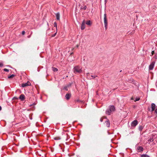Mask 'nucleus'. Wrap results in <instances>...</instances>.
Masks as SVG:
<instances>
[{
  "label": "nucleus",
  "mask_w": 157,
  "mask_h": 157,
  "mask_svg": "<svg viewBox=\"0 0 157 157\" xmlns=\"http://www.w3.org/2000/svg\"><path fill=\"white\" fill-rule=\"evenodd\" d=\"M54 27H56V29H57V24L56 22L54 23Z\"/></svg>",
  "instance_id": "24"
},
{
  "label": "nucleus",
  "mask_w": 157,
  "mask_h": 157,
  "mask_svg": "<svg viewBox=\"0 0 157 157\" xmlns=\"http://www.w3.org/2000/svg\"><path fill=\"white\" fill-rule=\"evenodd\" d=\"M61 138L59 137H56L54 138V139L56 140H60Z\"/></svg>",
  "instance_id": "20"
},
{
  "label": "nucleus",
  "mask_w": 157,
  "mask_h": 157,
  "mask_svg": "<svg viewBox=\"0 0 157 157\" xmlns=\"http://www.w3.org/2000/svg\"><path fill=\"white\" fill-rule=\"evenodd\" d=\"M36 104V103H35V102H34L33 103V104H31L30 105H29V106H32L33 105H35Z\"/></svg>",
  "instance_id": "26"
},
{
  "label": "nucleus",
  "mask_w": 157,
  "mask_h": 157,
  "mask_svg": "<svg viewBox=\"0 0 157 157\" xmlns=\"http://www.w3.org/2000/svg\"><path fill=\"white\" fill-rule=\"evenodd\" d=\"M72 84V83H69L67 86L68 87L69 86H70Z\"/></svg>",
  "instance_id": "27"
},
{
  "label": "nucleus",
  "mask_w": 157,
  "mask_h": 157,
  "mask_svg": "<svg viewBox=\"0 0 157 157\" xmlns=\"http://www.w3.org/2000/svg\"><path fill=\"white\" fill-rule=\"evenodd\" d=\"M154 54V51H152L151 52V56H152Z\"/></svg>",
  "instance_id": "32"
},
{
  "label": "nucleus",
  "mask_w": 157,
  "mask_h": 157,
  "mask_svg": "<svg viewBox=\"0 0 157 157\" xmlns=\"http://www.w3.org/2000/svg\"><path fill=\"white\" fill-rule=\"evenodd\" d=\"M86 24H87V25H91V21L90 20L87 21L86 22Z\"/></svg>",
  "instance_id": "14"
},
{
  "label": "nucleus",
  "mask_w": 157,
  "mask_h": 157,
  "mask_svg": "<svg viewBox=\"0 0 157 157\" xmlns=\"http://www.w3.org/2000/svg\"><path fill=\"white\" fill-rule=\"evenodd\" d=\"M121 71H121H121H120V72H121Z\"/></svg>",
  "instance_id": "44"
},
{
  "label": "nucleus",
  "mask_w": 157,
  "mask_h": 157,
  "mask_svg": "<svg viewBox=\"0 0 157 157\" xmlns=\"http://www.w3.org/2000/svg\"><path fill=\"white\" fill-rule=\"evenodd\" d=\"M155 64V62L154 61H152L150 64L149 65V69L150 70H151L153 69L154 65Z\"/></svg>",
  "instance_id": "5"
},
{
  "label": "nucleus",
  "mask_w": 157,
  "mask_h": 157,
  "mask_svg": "<svg viewBox=\"0 0 157 157\" xmlns=\"http://www.w3.org/2000/svg\"><path fill=\"white\" fill-rule=\"evenodd\" d=\"M56 19L58 20H60V14L59 13H57L56 14Z\"/></svg>",
  "instance_id": "12"
},
{
  "label": "nucleus",
  "mask_w": 157,
  "mask_h": 157,
  "mask_svg": "<svg viewBox=\"0 0 157 157\" xmlns=\"http://www.w3.org/2000/svg\"><path fill=\"white\" fill-rule=\"evenodd\" d=\"M25 31H22V34L23 35H24V34H25Z\"/></svg>",
  "instance_id": "33"
},
{
  "label": "nucleus",
  "mask_w": 157,
  "mask_h": 157,
  "mask_svg": "<svg viewBox=\"0 0 157 157\" xmlns=\"http://www.w3.org/2000/svg\"><path fill=\"white\" fill-rule=\"evenodd\" d=\"M131 99L132 100H134V98H133V97H132L131 98Z\"/></svg>",
  "instance_id": "38"
},
{
  "label": "nucleus",
  "mask_w": 157,
  "mask_h": 157,
  "mask_svg": "<svg viewBox=\"0 0 157 157\" xmlns=\"http://www.w3.org/2000/svg\"><path fill=\"white\" fill-rule=\"evenodd\" d=\"M107 2V0H105V3H106Z\"/></svg>",
  "instance_id": "37"
},
{
  "label": "nucleus",
  "mask_w": 157,
  "mask_h": 157,
  "mask_svg": "<svg viewBox=\"0 0 157 157\" xmlns=\"http://www.w3.org/2000/svg\"><path fill=\"white\" fill-rule=\"evenodd\" d=\"M52 69L53 71L54 72H56L58 70V69L56 68L55 67H52Z\"/></svg>",
  "instance_id": "15"
},
{
  "label": "nucleus",
  "mask_w": 157,
  "mask_h": 157,
  "mask_svg": "<svg viewBox=\"0 0 157 157\" xmlns=\"http://www.w3.org/2000/svg\"><path fill=\"white\" fill-rule=\"evenodd\" d=\"M140 100V98L139 97H136L135 100L134 101H138Z\"/></svg>",
  "instance_id": "21"
},
{
  "label": "nucleus",
  "mask_w": 157,
  "mask_h": 157,
  "mask_svg": "<svg viewBox=\"0 0 157 157\" xmlns=\"http://www.w3.org/2000/svg\"><path fill=\"white\" fill-rule=\"evenodd\" d=\"M138 124V122L137 120H134L131 123V128H132V127H136L137 125Z\"/></svg>",
  "instance_id": "4"
},
{
  "label": "nucleus",
  "mask_w": 157,
  "mask_h": 157,
  "mask_svg": "<svg viewBox=\"0 0 157 157\" xmlns=\"http://www.w3.org/2000/svg\"><path fill=\"white\" fill-rule=\"evenodd\" d=\"M30 36H28V38H30Z\"/></svg>",
  "instance_id": "40"
},
{
  "label": "nucleus",
  "mask_w": 157,
  "mask_h": 157,
  "mask_svg": "<svg viewBox=\"0 0 157 157\" xmlns=\"http://www.w3.org/2000/svg\"><path fill=\"white\" fill-rule=\"evenodd\" d=\"M67 88V86H66L63 88V89L65 90L66 91H67L68 90Z\"/></svg>",
  "instance_id": "23"
},
{
  "label": "nucleus",
  "mask_w": 157,
  "mask_h": 157,
  "mask_svg": "<svg viewBox=\"0 0 157 157\" xmlns=\"http://www.w3.org/2000/svg\"><path fill=\"white\" fill-rule=\"evenodd\" d=\"M30 85H31L29 81H28V82L26 83L22 84L21 86L23 87H24L27 86H30Z\"/></svg>",
  "instance_id": "6"
},
{
  "label": "nucleus",
  "mask_w": 157,
  "mask_h": 157,
  "mask_svg": "<svg viewBox=\"0 0 157 157\" xmlns=\"http://www.w3.org/2000/svg\"><path fill=\"white\" fill-rule=\"evenodd\" d=\"M77 47H78V45H77Z\"/></svg>",
  "instance_id": "43"
},
{
  "label": "nucleus",
  "mask_w": 157,
  "mask_h": 157,
  "mask_svg": "<svg viewBox=\"0 0 157 157\" xmlns=\"http://www.w3.org/2000/svg\"><path fill=\"white\" fill-rule=\"evenodd\" d=\"M154 140V139H153V137H152V138H150V139H149V140H148V141L149 142H152V141H153Z\"/></svg>",
  "instance_id": "17"
},
{
  "label": "nucleus",
  "mask_w": 157,
  "mask_h": 157,
  "mask_svg": "<svg viewBox=\"0 0 157 157\" xmlns=\"http://www.w3.org/2000/svg\"><path fill=\"white\" fill-rule=\"evenodd\" d=\"M14 76H15V75H14L12 74L10 76H8V78H13L14 77Z\"/></svg>",
  "instance_id": "19"
},
{
  "label": "nucleus",
  "mask_w": 157,
  "mask_h": 157,
  "mask_svg": "<svg viewBox=\"0 0 157 157\" xmlns=\"http://www.w3.org/2000/svg\"><path fill=\"white\" fill-rule=\"evenodd\" d=\"M143 148L141 146H139L137 147V150L139 151V152L142 151L143 150Z\"/></svg>",
  "instance_id": "13"
},
{
  "label": "nucleus",
  "mask_w": 157,
  "mask_h": 157,
  "mask_svg": "<svg viewBox=\"0 0 157 157\" xmlns=\"http://www.w3.org/2000/svg\"><path fill=\"white\" fill-rule=\"evenodd\" d=\"M155 105L154 103H152L151 104V111H154L155 109Z\"/></svg>",
  "instance_id": "10"
},
{
  "label": "nucleus",
  "mask_w": 157,
  "mask_h": 157,
  "mask_svg": "<svg viewBox=\"0 0 157 157\" xmlns=\"http://www.w3.org/2000/svg\"><path fill=\"white\" fill-rule=\"evenodd\" d=\"M13 100H17L18 99V98L16 97H14L13 98Z\"/></svg>",
  "instance_id": "29"
},
{
  "label": "nucleus",
  "mask_w": 157,
  "mask_h": 157,
  "mask_svg": "<svg viewBox=\"0 0 157 157\" xmlns=\"http://www.w3.org/2000/svg\"><path fill=\"white\" fill-rule=\"evenodd\" d=\"M3 70L5 71H6V72H7L9 71V70H8L7 69H6V68H4L3 69Z\"/></svg>",
  "instance_id": "25"
},
{
  "label": "nucleus",
  "mask_w": 157,
  "mask_h": 157,
  "mask_svg": "<svg viewBox=\"0 0 157 157\" xmlns=\"http://www.w3.org/2000/svg\"><path fill=\"white\" fill-rule=\"evenodd\" d=\"M91 76L94 78H95V77H97L98 76L97 75H91Z\"/></svg>",
  "instance_id": "30"
},
{
  "label": "nucleus",
  "mask_w": 157,
  "mask_h": 157,
  "mask_svg": "<svg viewBox=\"0 0 157 157\" xmlns=\"http://www.w3.org/2000/svg\"><path fill=\"white\" fill-rule=\"evenodd\" d=\"M155 112L157 113V108L155 110Z\"/></svg>",
  "instance_id": "35"
},
{
  "label": "nucleus",
  "mask_w": 157,
  "mask_h": 157,
  "mask_svg": "<svg viewBox=\"0 0 157 157\" xmlns=\"http://www.w3.org/2000/svg\"><path fill=\"white\" fill-rule=\"evenodd\" d=\"M105 125L108 127H109L110 126V122L109 121H106L105 122Z\"/></svg>",
  "instance_id": "11"
},
{
  "label": "nucleus",
  "mask_w": 157,
  "mask_h": 157,
  "mask_svg": "<svg viewBox=\"0 0 157 157\" xmlns=\"http://www.w3.org/2000/svg\"><path fill=\"white\" fill-rule=\"evenodd\" d=\"M71 96V94L67 93V94L65 95V98L67 100L69 99Z\"/></svg>",
  "instance_id": "9"
},
{
  "label": "nucleus",
  "mask_w": 157,
  "mask_h": 157,
  "mask_svg": "<svg viewBox=\"0 0 157 157\" xmlns=\"http://www.w3.org/2000/svg\"><path fill=\"white\" fill-rule=\"evenodd\" d=\"M3 66V64L2 63H0V67H2Z\"/></svg>",
  "instance_id": "31"
},
{
  "label": "nucleus",
  "mask_w": 157,
  "mask_h": 157,
  "mask_svg": "<svg viewBox=\"0 0 157 157\" xmlns=\"http://www.w3.org/2000/svg\"><path fill=\"white\" fill-rule=\"evenodd\" d=\"M154 57L155 59H157V56H154Z\"/></svg>",
  "instance_id": "36"
},
{
  "label": "nucleus",
  "mask_w": 157,
  "mask_h": 157,
  "mask_svg": "<svg viewBox=\"0 0 157 157\" xmlns=\"http://www.w3.org/2000/svg\"><path fill=\"white\" fill-rule=\"evenodd\" d=\"M143 128L142 126H140L139 127V129L140 131H141Z\"/></svg>",
  "instance_id": "22"
},
{
  "label": "nucleus",
  "mask_w": 157,
  "mask_h": 157,
  "mask_svg": "<svg viewBox=\"0 0 157 157\" xmlns=\"http://www.w3.org/2000/svg\"><path fill=\"white\" fill-rule=\"evenodd\" d=\"M56 33H56H56H55L54 34H53L51 36H52V37L55 36L56 35Z\"/></svg>",
  "instance_id": "28"
},
{
  "label": "nucleus",
  "mask_w": 157,
  "mask_h": 157,
  "mask_svg": "<svg viewBox=\"0 0 157 157\" xmlns=\"http://www.w3.org/2000/svg\"><path fill=\"white\" fill-rule=\"evenodd\" d=\"M73 72L75 74L81 73L82 72V67L80 66H75L73 69Z\"/></svg>",
  "instance_id": "1"
},
{
  "label": "nucleus",
  "mask_w": 157,
  "mask_h": 157,
  "mask_svg": "<svg viewBox=\"0 0 157 157\" xmlns=\"http://www.w3.org/2000/svg\"><path fill=\"white\" fill-rule=\"evenodd\" d=\"M115 110V107L113 105H110L109 109H107L105 111V113L108 115H110L111 113Z\"/></svg>",
  "instance_id": "2"
},
{
  "label": "nucleus",
  "mask_w": 157,
  "mask_h": 157,
  "mask_svg": "<svg viewBox=\"0 0 157 157\" xmlns=\"http://www.w3.org/2000/svg\"><path fill=\"white\" fill-rule=\"evenodd\" d=\"M141 157H149V156L146 154H143L141 155Z\"/></svg>",
  "instance_id": "16"
},
{
  "label": "nucleus",
  "mask_w": 157,
  "mask_h": 157,
  "mask_svg": "<svg viewBox=\"0 0 157 157\" xmlns=\"http://www.w3.org/2000/svg\"><path fill=\"white\" fill-rule=\"evenodd\" d=\"M89 73H87V74H86V75H89Z\"/></svg>",
  "instance_id": "41"
},
{
  "label": "nucleus",
  "mask_w": 157,
  "mask_h": 157,
  "mask_svg": "<svg viewBox=\"0 0 157 157\" xmlns=\"http://www.w3.org/2000/svg\"><path fill=\"white\" fill-rule=\"evenodd\" d=\"M2 109V107H1L0 106V111Z\"/></svg>",
  "instance_id": "39"
},
{
  "label": "nucleus",
  "mask_w": 157,
  "mask_h": 157,
  "mask_svg": "<svg viewBox=\"0 0 157 157\" xmlns=\"http://www.w3.org/2000/svg\"><path fill=\"white\" fill-rule=\"evenodd\" d=\"M47 25H48H48H48V22H47Z\"/></svg>",
  "instance_id": "42"
},
{
  "label": "nucleus",
  "mask_w": 157,
  "mask_h": 157,
  "mask_svg": "<svg viewBox=\"0 0 157 157\" xmlns=\"http://www.w3.org/2000/svg\"><path fill=\"white\" fill-rule=\"evenodd\" d=\"M100 121L101 122H102L103 121V119H102V118H101L100 119Z\"/></svg>",
  "instance_id": "34"
},
{
  "label": "nucleus",
  "mask_w": 157,
  "mask_h": 157,
  "mask_svg": "<svg viewBox=\"0 0 157 157\" xmlns=\"http://www.w3.org/2000/svg\"><path fill=\"white\" fill-rule=\"evenodd\" d=\"M87 7L86 6H85L83 7L81 6V9H83L84 10H85L86 9Z\"/></svg>",
  "instance_id": "18"
},
{
  "label": "nucleus",
  "mask_w": 157,
  "mask_h": 157,
  "mask_svg": "<svg viewBox=\"0 0 157 157\" xmlns=\"http://www.w3.org/2000/svg\"><path fill=\"white\" fill-rule=\"evenodd\" d=\"M104 21L105 27V30H106L108 27V20L107 18L106 14L105 13L104 14Z\"/></svg>",
  "instance_id": "3"
},
{
  "label": "nucleus",
  "mask_w": 157,
  "mask_h": 157,
  "mask_svg": "<svg viewBox=\"0 0 157 157\" xmlns=\"http://www.w3.org/2000/svg\"><path fill=\"white\" fill-rule=\"evenodd\" d=\"M85 20H84L82 23L81 26V29L82 30H83L85 28Z\"/></svg>",
  "instance_id": "7"
},
{
  "label": "nucleus",
  "mask_w": 157,
  "mask_h": 157,
  "mask_svg": "<svg viewBox=\"0 0 157 157\" xmlns=\"http://www.w3.org/2000/svg\"><path fill=\"white\" fill-rule=\"evenodd\" d=\"M19 99L21 101H24L25 99V97L24 94H21L19 97Z\"/></svg>",
  "instance_id": "8"
}]
</instances>
